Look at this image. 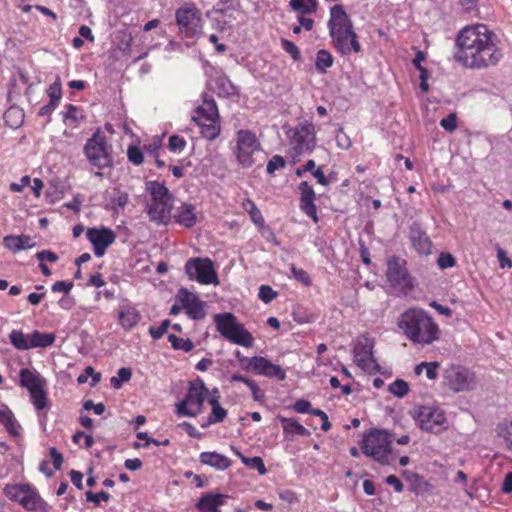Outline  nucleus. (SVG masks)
Masks as SVG:
<instances>
[{
	"label": "nucleus",
	"mask_w": 512,
	"mask_h": 512,
	"mask_svg": "<svg viewBox=\"0 0 512 512\" xmlns=\"http://www.w3.org/2000/svg\"><path fill=\"white\" fill-rule=\"evenodd\" d=\"M503 57L500 39L486 25L465 26L458 32L453 59L462 68L487 70L497 66Z\"/></svg>",
	"instance_id": "1"
},
{
	"label": "nucleus",
	"mask_w": 512,
	"mask_h": 512,
	"mask_svg": "<svg viewBox=\"0 0 512 512\" xmlns=\"http://www.w3.org/2000/svg\"><path fill=\"white\" fill-rule=\"evenodd\" d=\"M398 327L413 343L429 345L439 339L440 329L433 318L424 310L409 308L398 319Z\"/></svg>",
	"instance_id": "2"
},
{
	"label": "nucleus",
	"mask_w": 512,
	"mask_h": 512,
	"mask_svg": "<svg viewBox=\"0 0 512 512\" xmlns=\"http://www.w3.org/2000/svg\"><path fill=\"white\" fill-rule=\"evenodd\" d=\"M327 25L332 45L339 54L347 56L361 51V44L353 29L352 20L342 5H334L330 9Z\"/></svg>",
	"instance_id": "3"
},
{
	"label": "nucleus",
	"mask_w": 512,
	"mask_h": 512,
	"mask_svg": "<svg viewBox=\"0 0 512 512\" xmlns=\"http://www.w3.org/2000/svg\"><path fill=\"white\" fill-rule=\"evenodd\" d=\"M200 128L201 135L207 140L216 139L221 131L218 107L213 96L202 94V103L195 109L192 116Z\"/></svg>",
	"instance_id": "4"
},
{
	"label": "nucleus",
	"mask_w": 512,
	"mask_h": 512,
	"mask_svg": "<svg viewBox=\"0 0 512 512\" xmlns=\"http://www.w3.org/2000/svg\"><path fill=\"white\" fill-rule=\"evenodd\" d=\"M216 330L219 334L233 344L243 347H252L253 335L240 323L236 316L230 312L217 313L213 316Z\"/></svg>",
	"instance_id": "5"
},
{
	"label": "nucleus",
	"mask_w": 512,
	"mask_h": 512,
	"mask_svg": "<svg viewBox=\"0 0 512 512\" xmlns=\"http://www.w3.org/2000/svg\"><path fill=\"white\" fill-rule=\"evenodd\" d=\"M147 191L151 195V203L147 205L150 219L159 223H166L170 219L173 208V195L168 188L160 182H147Z\"/></svg>",
	"instance_id": "6"
},
{
	"label": "nucleus",
	"mask_w": 512,
	"mask_h": 512,
	"mask_svg": "<svg viewBox=\"0 0 512 512\" xmlns=\"http://www.w3.org/2000/svg\"><path fill=\"white\" fill-rule=\"evenodd\" d=\"M208 394L209 390L202 379L190 381L185 397L175 405V413L182 417H196L203 412Z\"/></svg>",
	"instance_id": "7"
},
{
	"label": "nucleus",
	"mask_w": 512,
	"mask_h": 512,
	"mask_svg": "<svg viewBox=\"0 0 512 512\" xmlns=\"http://www.w3.org/2000/svg\"><path fill=\"white\" fill-rule=\"evenodd\" d=\"M362 452L381 465L390 464L391 440L384 430L371 429L363 438Z\"/></svg>",
	"instance_id": "8"
},
{
	"label": "nucleus",
	"mask_w": 512,
	"mask_h": 512,
	"mask_svg": "<svg viewBox=\"0 0 512 512\" xmlns=\"http://www.w3.org/2000/svg\"><path fill=\"white\" fill-rule=\"evenodd\" d=\"M83 151L89 163L94 167L104 169L113 164L111 146L100 128H97L92 137L86 141Z\"/></svg>",
	"instance_id": "9"
},
{
	"label": "nucleus",
	"mask_w": 512,
	"mask_h": 512,
	"mask_svg": "<svg viewBox=\"0 0 512 512\" xmlns=\"http://www.w3.org/2000/svg\"><path fill=\"white\" fill-rule=\"evenodd\" d=\"M184 269L190 280L197 281L203 285H218L219 283L214 263L210 258H190L185 263Z\"/></svg>",
	"instance_id": "10"
},
{
	"label": "nucleus",
	"mask_w": 512,
	"mask_h": 512,
	"mask_svg": "<svg viewBox=\"0 0 512 512\" xmlns=\"http://www.w3.org/2000/svg\"><path fill=\"white\" fill-rule=\"evenodd\" d=\"M176 23L186 38H194L201 33L202 19L200 10L193 3H186L175 12Z\"/></svg>",
	"instance_id": "11"
},
{
	"label": "nucleus",
	"mask_w": 512,
	"mask_h": 512,
	"mask_svg": "<svg viewBox=\"0 0 512 512\" xmlns=\"http://www.w3.org/2000/svg\"><path fill=\"white\" fill-rule=\"evenodd\" d=\"M413 418L422 430L431 433H440L446 429L444 412L436 406L423 405L413 412Z\"/></svg>",
	"instance_id": "12"
},
{
	"label": "nucleus",
	"mask_w": 512,
	"mask_h": 512,
	"mask_svg": "<svg viewBox=\"0 0 512 512\" xmlns=\"http://www.w3.org/2000/svg\"><path fill=\"white\" fill-rule=\"evenodd\" d=\"M447 386L454 392L472 390L475 387V374L461 365H451L444 373Z\"/></svg>",
	"instance_id": "13"
},
{
	"label": "nucleus",
	"mask_w": 512,
	"mask_h": 512,
	"mask_svg": "<svg viewBox=\"0 0 512 512\" xmlns=\"http://www.w3.org/2000/svg\"><path fill=\"white\" fill-rule=\"evenodd\" d=\"M260 144L255 134L249 130H239L237 133V160L244 168L254 164L253 154L258 152Z\"/></svg>",
	"instance_id": "14"
},
{
	"label": "nucleus",
	"mask_w": 512,
	"mask_h": 512,
	"mask_svg": "<svg viewBox=\"0 0 512 512\" xmlns=\"http://www.w3.org/2000/svg\"><path fill=\"white\" fill-rule=\"evenodd\" d=\"M290 143L296 154L311 152L315 146V134L311 125L299 124L289 132Z\"/></svg>",
	"instance_id": "15"
},
{
	"label": "nucleus",
	"mask_w": 512,
	"mask_h": 512,
	"mask_svg": "<svg viewBox=\"0 0 512 512\" xmlns=\"http://www.w3.org/2000/svg\"><path fill=\"white\" fill-rule=\"evenodd\" d=\"M386 275L389 283L395 288L406 290L413 287L410 274L397 257L388 259Z\"/></svg>",
	"instance_id": "16"
},
{
	"label": "nucleus",
	"mask_w": 512,
	"mask_h": 512,
	"mask_svg": "<svg viewBox=\"0 0 512 512\" xmlns=\"http://www.w3.org/2000/svg\"><path fill=\"white\" fill-rule=\"evenodd\" d=\"M86 237L93 246L95 256L102 257L107 248L114 243L116 234L110 228L102 226L101 228H88Z\"/></svg>",
	"instance_id": "17"
},
{
	"label": "nucleus",
	"mask_w": 512,
	"mask_h": 512,
	"mask_svg": "<svg viewBox=\"0 0 512 512\" xmlns=\"http://www.w3.org/2000/svg\"><path fill=\"white\" fill-rule=\"evenodd\" d=\"M176 302L182 305L189 318L193 320L203 319L206 315L204 302L186 288H181L176 294Z\"/></svg>",
	"instance_id": "18"
},
{
	"label": "nucleus",
	"mask_w": 512,
	"mask_h": 512,
	"mask_svg": "<svg viewBox=\"0 0 512 512\" xmlns=\"http://www.w3.org/2000/svg\"><path fill=\"white\" fill-rule=\"evenodd\" d=\"M353 357L356 364L363 370H371L376 365L373 357V342L368 338L359 340L353 349Z\"/></svg>",
	"instance_id": "19"
},
{
	"label": "nucleus",
	"mask_w": 512,
	"mask_h": 512,
	"mask_svg": "<svg viewBox=\"0 0 512 512\" xmlns=\"http://www.w3.org/2000/svg\"><path fill=\"white\" fill-rule=\"evenodd\" d=\"M300 191V209L303 213H305L308 217H310L314 223L319 221L317 215V208L315 205L316 195L313 190V187L307 182L302 181L299 184Z\"/></svg>",
	"instance_id": "20"
},
{
	"label": "nucleus",
	"mask_w": 512,
	"mask_h": 512,
	"mask_svg": "<svg viewBox=\"0 0 512 512\" xmlns=\"http://www.w3.org/2000/svg\"><path fill=\"white\" fill-rule=\"evenodd\" d=\"M253 364V373L256 375H262L267 378H275L279 381H283L286 378L285 370L281 366L272 363L265 357L254 356Z\"/></svg>",
	"instance_id": "21"
},
{
	"label": "nucleus",
	"mask_w": 512,
	"mask_h": 512,
	"mask_svg": "<svg viewBox=\"0 0 512 512\" xmlns=\"http://www.w3.org/2000/svg\"><path fill=\"white\" fill-rule=\"evenodd\" d=\"M409 239L413 248L421 255H429L431 253L432 242L427 233L417 223H413L410 227Z\"/></svg>",
	"instance_id": "22"
},
{
	"label": "nucleus",
	"mask_w": 512,
	"mask_h": 512,
	"mask_svg": "<svg viewBox=\"0 0 512 512\" xmlns=\"http://www.w3.org/2000/svg\"><path fill=\"white\" fill-rule=\"evenodd\" d=\"M229 498L227 494L206 492L202 494L195 507L199 512H221L219 507Z\"/></svg>",
	"instance_id": "23"
},
{
	"label": "nucleus",
	"mask_w": 512,
	"mask_h": 512,
	"mask_svg": "<svg viewBox=\"0 0 512 512\" xmlns=\"http://www.w3.org/2000/svg\"><path fill=\"white\" fill-rule=\"evenodd\" d=\"M20 385L29 392L45 387L46 380L36 371L22 368L19 372Z\"/></svg>",
	"instance_id": "24"
},
{
	"label": "nucleus",
	"mask_w": 512,
	"mask_h": 512,
	"mask_svg": "<svg viewBox=\"0 0 512 512\" xmlns=\"http://www.w3.org/2000/svg\"><path fill=\"white\" fill-rule=\"evenodd\" d=\"M199 461L203 465L210 466L216 470L223 471L231 466V460L217 452H202Z\"/></svg>",
	"instance_id": "25"
},
{
	"label": "nucleus",
	"mask_w": 512,
	"mask_h": 512,
	"mask_svg": "<svg viewBox=\"0 0 512 512\" xmlns=\"http://www.w3.org/2000/svg\"><path fill=\"white\" fill-rule=\"evenodd\" d=\"M211 85L220 97H230L238 93L236 86L225 74H218L213 77Z\"/></svg>",
	"instance_id": "26"
},
{
	"label": "nucleus",
	"mask_w": 512,
	"mask_h": 512,
	"mask_svg": "<svg viewBox=\"0 0 512 512\" xmlns=\"http://www.w3.org/2000/svg\"><path fill=\"white\" fill-rule=\"evenodd\" d=\"M278 419L282 425L283 432L286 438L294 435L299 436H310V431L306 429L299 421L295 418H287L279 415Z\"/></svg>",
	"instance_id": "27"
},
{
	"label": "nucleus",
	"mask_w": 512,
	"mask_h": 512,
	"mask_svg": "<svg viewBox=\"0 0 512 512\" xmlns=\"http://www.w3.org/2000/svg\"><path fill=\"white\" fill-rule=\"evenodd\" d=\"M118 317L121 326L126 330L136 326L141 319L140 312L130 305L123 306L118 313Z\"/></svg>",
	"instance_id": "28"
},
{
	"label": "nucleus",
	"mask_w": 512,
	"mask_h": 512,
	"mask_svg": "<svg viewBox=\"0 0 512 512\" xmlns=\"http://www.w3.org/2000/svg\"><path fill=\"white\" fill-rule=\"evenodd\" d=\"M208 402L211 405V413L207 418V422L201 425L203 428L221 423L227 416V410L220 405L216 397H210Z\"/></svg>",
	"instance_id": "29"
},
{
	"label": "nucleus",
	"mask_w": 512,
	"mask_h": 512,
	"mask_svg": "<svg viewBox=\"0 0 512 512\" xmlns=\"http://www.w3.org/2000/svg\"><path fill=\"white\" fill-rule=\"evenodd\" d=\"M55 339L56 336L54 333H43L38 330H34L30 334V349L47 348L54 344Z\"/></svg>",
	"instance_id": "30"
},
{
	"label": "nucleus",
	"mask_w": 512,
	"mask_h": 512,
	"mask_svg": "<svg viewBox=\"0 0 512 512\" xmlns=\"http://www.w3.org/2000/svg\"><path fill=\"white\" fill-rule=\"evenodd\" d=\"M177 222L186 227L190 228L196 224V214L194 212V206L191 204L183 203L179 208V213L177 215Z\"/></svg>",
	"instance_id": "31"
},
{
	"label": "nucleus",
	"mask_w": 512,
	"mask_h": 512,
	"mask_svg": "<svg viewBox=\"0 0 512 512\" xmlns=\"http://www.w3.org/2000/svg\"><path fill=\"white\" fill-rule=\"evenodd\" d=\"M0 423L5 426L10 434L18 435L20 425L15 419L13 412L5 405L0 409Z\"/></svg>",
	"instance_id": "32"
},
{
	"label": "nucleus",
	"mask_w": 512,
	"mask_h": 512,
	"mask_svg": "<svg viewBox=\"0 0 512 512\" xmlns=\"http://www.w3.org/2000/svg\"><path fill=\"white\" fill-rule=\"evenodd\" d=\"M241 206L249 214L251 221L256 226L262 227L264 225V217L253 200L250 198H245L242 201Z\"/></svg>",
	"instance_id": "33"
},
{
	"label": "nucleus",
	"mask_w": 512,
	"mask_h": 512,
	"mask_svg": "<svg viewBox=\"0 0 512 512\" xmlns=\"http://www.w3.org/2000/svg\"><path fill=\"white\" fill-rule=\"evenodd\" d=\"M497 436L503 441L506 449L512 452V420H504L497 425Z\"/></svg>",
	"instance_id": "34"
},
{
	"label": "nucleus",
	"mask_w": 512,
	"mask_h": 512,
	"mask_svg": "<svg viewBox=\"0 0 512 512\" xmlns=\"http://www.w3.org/2000/svg\"><path fill=\"white\" fill-rule=\"evenodd\" d=\"M41 501L38 493L28 485L25 493L21 496L19 503L27 510L34 511L38 508Z\"/></svg>",
	"instance_id": "35"
},
{
	"label": "nucleus",
	"mask_w": 512,
	"mask_h": 512,
	"mask_svg": "<svg viewBox=\"0 0 512 512\" xmlns=\"http://www.w3.org/2000/svg\"><path fill=\"white\" fill-rule=\"evenodd\" d=\"M9 340L17 350L30 349V334L26 335L21 330H12L9 334Z\"/></svg>",
	"instance_id": "36"
},
{
	"label": "nucleus",
	"mask_w": 512,
	"mask_h": 512,
	"mask_svg": "<svg viewBox=\"0 0 512 512\" xmlns=\"http://www.w3.org/2000/svg\"><path fill=\"white\" fill-rule=\"evenodd\" d=\"M334 63L332 54L326 49H320L316 54L315 67L318 72L326 73Z\"/></svg>",
	"instance_id": "37"
},
{
	"label": "nucleus",
	"mask_w": 512,
	"mask_h": 512,
	"mask_svg": "<svg viewBox=\"0 0 512 512\" xmlns=\"http://www.w3.org/2000/svg\"><path fill=\"white\" fill-rule=\"evenodd\" d=\"M27 487L28 484H7L3 492L11 501L19 502Z\"/></svg>",
	"instance_id": "38"
},
{
	"label": "nucleus",
	"mask_w": 512,
	"mask_h": 512,
	"mask_svg": "<svg viewBox=\"0 0 512 512\" xmlns=\"http://www.w3.org/2000/svg\"><path fill=\"white\" fill-rule=\"evenodd\" d=\"M168 341L175 350L190 352L194 348V343L189 338H180L175 334L168 335Z\"/></svg>",
	"instance_id": "39"
},
{
	"label": "nucleus",
	"mask_w": 512,
	"mask_h": 512,
	"mask_svg": "<svg viewBox=\"0 0 512 512\" xmlns=\"http://www.w3.org/2000/svg\"><path fill=\"white\" fill-rule=\"evenodd\" d=\"M5 122L12 128H18L23 122V113L18 108L11 107L4 114Z\"/></svg>",
	"instance_id": "40"
},
{
	"label": "nucleus",
	"mask_w": 512,
	"mask_h": 512,
	"mask_svg": "<svg viewBox=\"0 0 512 512\" xmlns=\"http://www.w3.org/2000/svg\"><path fill=\"white\" fill-rule=\"evenodd\" d=\"M132 377V370L127 367H122L118 370L117 376L110 379L111 386L115 389H120L124 382H128Z\"/></svg>",
	"instance_id": "41"
},
{
	"label": "nucleus",
	"mask_w": 512,
	"mask_h": 512,
	"mask_svg": "<svg viewBox=\"0 0 512 512\" xmlns=\"http://www.w3.org/2000/svg\"><path fill=\"white\" fill-rule=\"evenodd\" d=\"M44 388L29 392L31 402L36 410H43L47 405V393Z\"/></svg>",
	"instance_id": "42"
},
{
	"label": "nucleus",
	"mask_w": 512,
	"mask_h": 512,
	"mask_svg": "<svg viewBox=\"0 0 512 512\" xmlns=\"http://www.w3.org/2000/svg\"><path fill=\"white\" fill-rule=\"evenodd\" d=\"M241 457L242 462L251 469H255L259 472L260 475H264L267 473V469L261 457H244L240 453H238Z\"/></svg>",
	"instance_id": "43"
},
{
	"label": "nucleus",
	"mask_w": 512,
	"mask_h": 512,
	"mask_svg": "<svg viewBox=\"0 0 512 512\" xmlns=\"http://www.w3.org/2000/svg\"><path fill=\"white\" fill-rule=\"evenodd\" d=\"M389 391L396 397L402 398L408 393L409 386L408 383L405 382L404 380L396 379L389 385Z\"/></svg>",
	"instance_id": "44"
},
{
	"label": "nucleus",
	"mask_w": 512,
	"mask_h": 512,
	"mask_svg": "<svg viewBox=\"0 0 512 512\" xmlns=\"http://www.w3.org/2000/svg\"><path fill=\"white\" fill-rule=\"evenodd\" d=\"M47 95L50 98V102L59 105L62 98V86L59 77H57L56 81L49 86L47 89Z\"/></svg>",
	"instance_id": "45"
},
{
	"label": "nucleus",
	"mask_w": 512,
	"mask_h": 512,
	"mask_svg": "<svg viewBox=\"0 0 512 512\" xmlns=\"http://www.w3.org/2000/svg\"><path fill=\"white\" fill-rule=\"evenodd\" d=\"M309 4H305L304 0H291L290 6L296 11L304 14L312 13L316 8V0H308Z\"/></svg>",
	"instance_id": "46"
},
{
	"label": "nucleus",
	"mask_w": 512,
	"mask_h": 512,
	"mask_svg": "<svg viewBox=\"0 0 512 512\" xmlns=\"http://www.w3.org/2000/svg\"><path fill=\"white\" fill-rule=\"evenodd\" d=\"M278 293L268 285H261L258 291V297L261 301L268 304L277 297Z\"/></svg>",
	"instance_id": "47"
},
{
	"label": "nucleus",
	"mask_w": 512,
	"mask_h": 512,
	"mask_svg": "<svg viewBox=\"0 0 512 512\" xmlns=\"http://www.w3.org/2000/svg\"><path fill=\"white\" fill-rule=\"evenodd\" d=\"M281 47L282 49L291 56L294 61L300 59V51L299 48L292 42L287 39H281Z\"/></svg>",
	"instance_id": "48"
},
{
	"label": "nucleus",
	"mask_w": 512,
	"mask_h": 512,
	"mask_svg": "<svg viewBox=\"0 0 512 512\" xmlns=\"http://www.w3.org/2000/svg\"><path fill=\"white\" fill-rule=\"evenodd\" d=\"M285 166V159L280 155H275L267 163L266 171L268 174H273L276 170L284 168Z\"/></svg>",
	"instance_id": "49"
},
{
	"label": "nucleus",
	"mask_w": 512,
	"mask_h": 512,
	"mask_svg": "<svg viewBox=\"0 0 512 512\" xmlns=\"http://www.w3.org/2000/svg\"><path fill=\"white\" fill-rule=\"evenodd\" d=\"M169 326H170V321L168 319L163 320L159 326L150 327L149 334L153 339L158 340L167 332Z\"/></svg>",
	"instance_id": "50"
},
{
	"label": "nucleus",
	"mask_w": 512,
	"mask_h": 512,
	"mask_svg": "<svg viewBox=\"0 0 512 512\" xmlns=\"http://www.w3.org/2000/svg\"><path fill=\"white\" fill-rule=\"evenodd\" d=\"M127 156L128 160L135 165H140L144 161L143 153L137 146H130L127 150Z\"/></svg>",
	"instance_id": "51"
},
{
	"label": "nucleus",
	"mask_w": 512,
	"mask_h": 512,
	"mask_svg": "<svg viewBox=\"0 0 512 512\" xmlns=\"http://www.w3.org/2000/svg\"><path fill=\"white\" fill-rule=\"evenodd\" d=\"M129 201L128 194L126 192H119L115 197L111 199V206L115 211L119 209L123 210Z\"/></svg>",
	"instance_id": "52"
},
{
	"label": "nucleus",
	"mask_w": 512,
	"mask_h": 512,
	"mask_svg": "<svg viewBox=\"0 0 512 512\" xmlns=\"http://www.w3.org/2000/svg\"><path fill=\"white\" fill-rule=\"evenodd\" d=\"M291 273L298 282L302 283L305 286L311 285V278L305 270L296 268L294 265H292Z\"/></svg>",
	"instance_id": "53"
},
{
	"label": "nucleus",
	"mask_w": 512,
	"mask_h": 512,
	"mask_svg": "<svg viewBox=\"0 0 512 512\" xmlns=\"http://www.w3.org/2000/svg\"><path fill=\"white\" fill-rule=\"evenodd\" d=\"M335 140H336L337 146L343 150H348L352 145L351 139L344 132L343 128L338 129L337 134L335 136Z\"/></svg>",
	"instance_id": "54"
},
{
	"label": "nucleus",
	"mask_w": 512,
	"mask_h": 512,
	"mask_svg": "<svg viewBox=\"0 0 512 512\" xmlns=\"http://www.w3.org/2000/svg\"><path fill=\"white\" fill-rule=\"evenodd\" d=\"M85 496L87 501L93 502L95 505H99L101 501L107 502L110 499V494L105 491H100L98 493L87 491Z\"/></svg>",
	"instance_id": "55"
},
{
	"label": "nucleus",
	"mask_w": 512,
	"mask_h": 512,
	"mask_svg": "<svg viewBox=\"0 0 512 512\" xmlns=\"http://www.w3.org/2000/svg\"><path fill=\"white\" fill-rule=\"evenodd\" d=\"M440 126L448 132H453L457 128L456 114L450 113L440 121Z\"/></svg>",
	"instance_id": "56"
},
{
	"label": "nucleus",
	"mask_w": 512,
	"mask_h": 512,
	"mask_svg": "<svg viewBox=\"0 0 512 512\" xmlns=\"http://www.w3.org/2000/svg\"><path fill=\"white\" fill-rule=\"evenodd\" d=\"M186 146V140L178 135H172L169 137L168 148L172 152L181 151Z\"/></svg>",
	"instance_id": "57"
},
{
	"label": "nucleus",
	"mask_w": 512,
	"mask_h": 512,
	"mask_svg": "<svg viewBox=\"0 0 512 512\" xmlns=\"http://www.w3.org/2000/svg\"><path fill=\"white\" fill-rule=\"evenodd\" d=\"M437 264L441 269H447L454 267L456 260L450 253H441L438 257Z\"/></svg>",
	"instance_id": "58"
},
{
	"label": "nucleus",
	"mask_w": 512,
	"mask_h": 512,
	"mask_svg": "<svg viewBox=\"0 0 512 512\" xmlns=\"http://www.w3.org/2000/svg\"><path fill=\"white\" fill-rule=\"evenodd\" d=\"M19 241L20 240L18 239L17 235H8L4 237L3 245L8 250L16 253L20 251Z\"/></svg>",
	"instance_id": "59"
},
{
	"label": "nucleus",
	"mask_w": 512,
	"mask_h": 512,
	"mask_svg": "<svg viewBox=\"0 0 512 512\" xmlns=\"http://www.w3.org/2000/svg\"><path fill=\"white\" fill-rule=\"evenodd\" d=\"M36 258L40 262L48 261L51 263H54V262L58 261V259H59L58 255L51 250H42V251L37 252Z\"/></svg>",
	"instance_id": "60"
},
{
	"label": "nucleus",
	"mask_w": 512,
	"mask_h": 512,
	"mask_svg": "<svg viewBox=\"0 0 512 512\" xmlns=\"http://www.w3.org/2000/svg\"><path fill=\"white\" fill-rule=\"evenodd\" d=\"M83 408L87 411L93 410L96 415H102L105 412V405L103 403L95 404L90 399L84 401Z\"/></svg>",
	"instance_id": "61"
},
{
	"label": "nucleus",
	"mask_w": 512,
	"mask_h": 512,
	"mask_svg": "<svg viewBox=\"0 0 512 512\" xmlns=\"http://www.w3.org/2000/svg\"><path fill=\"white\" fill-rule=\"evenodd\" d=\"M293 409L297 413H309V414H311V411L314 410L313 408H311V403L304 399L297 400L293 405Z\"/></svg>",
	"instance_id": "62"
},
{
	"label": "nucleus",
	"mask_w": 512,
	"mask_h": 512,
	"mask_svg": "<svg viewBox=\"0 0 512 512\" xmlns=\"http://www.w3.org/2000/svg\"><path fill=\"white\" fill-rule=\"evenodd\" d=\"M50 457L52 458L53 467L59 470L63 464V455L55 448L51 447L49 450Z\"/></svg>",
	"instance_id": "63"
},
{
	"label": "nucleus",
	"mask_w": 512,
	"mask_h": 512,
	"mask_svg": "<svg viewBox=\"0 0 512 512\" xmlns=\"http://www.w3.org/2000/svg\"><path fill=\"white\" fill-rule=\"evenodd\" d=\"M78 107L73 104H68L65 111L62 113L64 120H71L73 123L78 121L77 118Z\"/></svg>",
	"instance_id": "64"
}]
</instances>
